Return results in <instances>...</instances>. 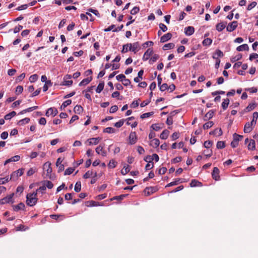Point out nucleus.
<instances>
[{
	"label": "nucleus",
	"mask_w": 258,
	"mask_h": 258,
	"mask_svg": "<svg viewBox=\"0 0 258 258\" xmlns=\"http://www.w3.org/2000/svg\"><path fill=\"white\" fill-rule=\"evenodd\" d=\"M195 32V29L192 26H188L184 28V33L186 35H191Z\"/></svg>",
	"instance_id": "9b49d317"
},
{
	"label": "nucleus",
	"mask_w": 258,
	"mask_h": 258,
	"mask_svg": "<svg viewBox=\"0 0 258 258\" xmlns=\"http://www.w3.org/2000/svg\"><path fill=\"white\" fill-rule=\"evenodd\" d=\"M154 167V163L153 162H148L145 166L146 170H149Z\"/></svg>",
	"instance_id": "603ef678"
},
{
	"label": "nucleus",
	"mask_w": 258,
	"mask_h": 258,
	"mask_svg": "<svg viewBox=\"0 0 258 258\" xmlns=\"http://www.w3.org/2000/svg\"><path fill=\"white\" fill-rule=\"evenodd\" d=\"M226 22H221L217 24L216 26V30L219 32L222 31L226 27Z\"/></svg>",
	"instance_id": "4468645a"
},
{
	"label": "nucleus",
	"mask_w": 258,
	"mask_h": 258,
	"mask_svg": "<svg viewBox=\"0 0 258 258\" xmlns=\"http://www.w3.org/2000/svg\"><path fill=\"white\" fill-rule=\"evenodd\" d=\"M43 184H44V185L45 186L46 188L47 187L49 189L52 188L53 187V184L52 183V182L50 181H48V180L44 181L43 182Z\"/></svg>",
	"instance_id": "c756f323"
},
{
	"label": "nucleus",
	"mask_w": 258,
	"mask_h": 258,
	"mask_svg": "<svg viewBox=\"0 0 258 258\" xmlns=\"http://www.w3.org/2000/svg\"><path fill=\"white\" fill-rule=\"evenodd\" d=\"M23 91V87L22 86H18L16 88V93L17 94H21Z\"/></svg>",
	"instance_id": "6e6d98bb"
},
{
	"label": "nucleus",
	"mask_w": 258,
	"mask_h": 258,
	"mask_svg": "<svg viewBox=\"0 0 258 258\" xmlns=\"http://www.w3.org/2000/svg\"><path fill=\"white\" fill-rule=\"evenodd\" d=\"M117 163L113 159L110 160L108 164V166L109 168H114L116 167L117 165Z\"/></svg>",
	"instance_id": "7c9ffc66"
},
{
	"label": "nucleus",
	"mask_w": 258,
	"mask_h": 258,
	"mask_svg": "<svg viewBox=\"0 0 258 258\" xmlns=\"http://www.w3.org/2000/svg\"><path fill=\"white\" fill-rule=\"evenodd\" d=\"M93 172L92 171H88L84 175L83 177L85 179L88 178L93 176Z\"/></svg>",
	"instance_id": "8fccbe9b"
},
{
	"label": "nucleus",
	"mask_w": 258,
	"mask_h": 258,
	"mask_svg": "<svg viewBox=\"0 0 258 258\" xmlns=\"http://www.w3.org/2000/svg\"><path fill=\"white\" fill-rule=\"evenodd\" d=\"M38 78V76L36 74L31 75L29 78V80L31 83L35 82Z\"/></svg>",
	"instance_id": "de8ad7c7"
},
{
	"label": "nucleus",
	"mask_w": 258,
	"mask_h": 258,
	"mask_svg": "<svg viewBox=\"0 0 258 258\" xmlns=\"http://www.w3.org/2000/svg\"><path fill=\"white\" fill-rule=\"evenodd\" d=\"M159 28L164 32H166L167 30V26L162 23H160L159 24Z\"/></svg>",
	"instance_id": "338daca9"
},
{
	"label": "nucleus",
	"mask_w": 258,
	"mask_h": 258,
	"mask_svg": "<svg viewBox=\"0 0 258 258\" xmlns=\"http://www.w3.org/2000/svg\"><path fill=\"white\" fill-rule=\"evenodd\" d=\"M229 104V99L228 98H226L223 100V101L222 103V107L224 110L227 109Z\"/></svg>",
	"instance_id": "393cba45"
},
{
	"label": "nucleus",
	"mask_w": 258,
	"mask_h": 258,
	"mask_svg": "<svg viewBox=\"0 0 258 258\" xmlns=\"http://www.w3.org/2000/svg\"><path fill=\"white\" fill-rule=\"evenodd\" d=\"M30 119L29 118H25L23 119L20 120L19 121V125H23L24 124L27 123L29 122Z\"/></svg>",
	"instance_id": "a18cd8bd"
},
{
	"label": "nucleus",
	"mask_w": 258,
	"mask_h": 258,
	"mask_svg": "<svg viewBox=\"0 0 258 258\" xmlns=\"http://www.w3.org/2000/svg\"><path fill=\"white\" fill-rule=\"evenodd\" d=\"M123 123H124V120L123 119H121L119 121H118V122H116L114 124V126L116 127H120L121 126H122L123 125Z\"/></svg>",
	"instance_id": "e2e57ef3"
},
{
	"label": "nucleus",
	"mask_w": 258,
	"mask_h": 258,
	"mask_svg": "<svg viewBox=\"0 0 258 258\" xmlns=\"http://www.w3.org/2000/svg\"><path fill=\"white\" fill-rule=\"evenodd\" d=\"M214 123L213 121H209L205 123L203 125L204 130L208 129L211 127L213 125Z\"/></svg>",
	"instance_id": "58836bf2"
},
{
	"label": "nucleus",
	"mask_w": 258,
	"mask_h": 258,
	"mask_svg": "<svg viewBox=\"0 0 258 258\" xmlns=\"http://www.w3.org/2000/svg\"><path fill=\"white\" fill-rule=\"evenodd\" d=\"M153 54V50L151 48H149L147 50V51L145 52L143 59L145 60H148L150 57Z\"/></svg>",
	"instance_id": "ddd939ff"
},
{
	"label": "nucleus",
	"mask_w": 258,
	"mask_h": 258,
	"mask_svg": "<svg viewBox=\"0 0 258 258\" xmlns=\"http://www.w3.org/2000/svg\"><path fill=\"white\" fill-rule=\"evenodd\" d=\"M138 140L137 136L135 132H132L128 137V143L130 145L135 144Z\"/></svg>",
	"instance_id": "39448f33"
},
{
	"label": "nucleus",
	"mask_w": 258,
	"mask_h": 258,
	"mask_svg": "<svg viewBox=\"0 0 258 258\" xmlns=\"http://www.w3.org/2000/svg\"><path fill=\"white\" fill-rule=\"evenodd\" d=\"M212 145V142L210 141H207L204 142V146L206 148H210Z\"/></svg>",
	"instance_id": "69168bd1"
},
{
	"label": "nucleus",
	"mask_w": 258,
	"mask_h": 258,
	"mask_svg": "<svg viewBox=\"0 0 258 258\" xmlns=\"http://www.w3.org/2000/svg\"><path fill=\"white\" fill-rule=\"evenodd\" d=\"M101 138L98 137V138H92L89 139L87 140L86 143L88 144V145H97L99 142L101 141Z\"/></svg>",
	"instance_id": "0eeeda50"
},
{
	"label": "nucleus",
	"mask_w": 258,
	"mask_h": 258,
	"mask_svg": "<svg viewBox=\"0 0 258 258\" xmlns=\"http://www.w3.org/2000/svg\"><path fill=\"white\" fill-rule=\"evenodd\" d=\"M74 168H68L64 172V175H70L72 174L74 171Z\"/></svg>",
	"instance_id": "680f3d73"
},
{
	"label": "nucleus",
	"mask_w": 258,
	"mask_h": 258,
	"mask_svg": "<svg viewBox=\"0 0 258 258\" xmlns=\"http://www.w3.org/2000/svg\"><path fill=\"white\" fill-rule=\"evenodd\" d=\"M249 49L248 46L246 44H244L238 46L236 48V50L238 51H241L243 50H248Z\"/></svg>",
	"instance_id": "412c9836"
},
{
	"label": "nucleus",
	"mask_w": 258,
	"mask_h": 258,
	"mask_svg": "<svg viewBox=\"0 0 258 258\" xmlns=\"http://www.w3.org/2000/svg\"><path fill=\"white\" fill-rule=\"evenodd\" d=\"M214 55H215L216 57H223L224 54L222 51H221L219 49H217V50H216Z\"/></svg>",
	"instance_id": "864d4df0"
},
{
	"label": "nucleus",
	"mask_w": 258,
	"mask_h": 258,
	"mask_svg": "<svg viewBox=\"0 0 258 258\" xmlns=\"http://www.w3.org/2000/svg\"><path fill=\"white\" fill-rule=\"evenodd\" d=\"M9 177H6L0 178V184H4L10 180Z\"/></svg>",
	"instance_id": "5fc2aeb1"
},
{
	"label": "nucleus",
	"mask_w": 258,
	"mask_h": 258,
	"mask_svg": "<svg viewBox=\"0 0 258 258\" xmlns=\"http://www.w3.org/2000/svg\"><path fill=\"white\" fill-rule=\"evenodd\" d=\"M248 149L249 150H254L255 149V141L253 140H250L249 143L247 146Z\"/></svg>",
	"instance_id": "f3484780"
},
{
	"label": "nucleus",
	"mask_w": 258,
	"mask_h": 258,
	"mask_svg": "<svg viewBox=\"0 0 258 258\" xmlns=\"http://www.w3.org/2000/svg\"><path fill=\"white\" fill-rule=\"evenodd\" d=\"M256 124V120H252L250 122H247L244 125V133H250L253 128V127Z\"/></svg>",
	"instance_id": "f03ea898"
},
{
	"label": "nucleus",
	"mask_w": 258,
	"mask_h": 258,
	"mask_svg": "<svg viewBox=\"0 0 258 258\" xmlns=\"http://www.w3.org/2000/svg\"><path fill=\"white\" fill-rule=\"evenodd\" d=\"M219 170L217 167H214L212 172V177L215 180H219L220 179Z\"/></svg>",
	"instance_id": "9d476101"
},
{
	"label": "nucleus",
	"mask_w": 258,
	"mask_h": 258,
	"mask_svg": "<svg viewBox=\"0 0 258 258\" xmlns=\"http://www.w3.org/2000/svg\"><path fill=\"white\" fill-rule=\"evenodd\" d=\"M43 168L46 169L47 173H51L52 171L51 164L49 162H46L43 165Z\"/></svg>",
	"instance_id": "a878e982"
},
{
	"label": "nucleus",
	"mask_w": 258,
	"mask_h": 258,
	"mask_svg": "<svg viewBox=\"0 0 258 258\" xmlns=\"http://www.w3.org/2000/svg\"><path fill=\"white\" fill-rule=\"evenodd\" d=\"M83 110V107L79 105H77L74 108V111L76 113L80 114Z\"/></svg>",
	"instance_id": "b1692460"
},
{
	"label": "nucleus",
	"mask_w": 258,
	"mask_h": 258,
	"mask_svg": "<svg viewBox=\"0 0 258 258\" xmlns=\"http://www.w3.org/2000/svg\"><path fill=\"white\" fill-rule=\"evenodd\" d=\"M256 4H257L256 2H252L249 5H248L247 10L248 11L251 10L252 9H253V8H254L256 6Z\"/></svg>",
	"instance_id": "3c124183"
},
{
	"label": "nucleus",
	"mask_w": 258,
	"mask_h": 258,
	"mask_svg": "<svg viewBox=\"0 0 258 258\" xmlns=\"http://www.w3.org/2000/svg\"><path fill=\"white\" fill-rule=\"evenodd\" d=\"M213 58L214 59H216L215 68L216 69H218L220 66V60L217 57H216L215 55H213Z\"/></svg>",
	"instance_id": "13d9d810"
},
{
	"label": "nucleus",
	"mask_w": 258,
	"mask_h": 258,
	"mask_svg": "<svg viewBox=\"0 0 258 258\" xmlns=\"http://www.w3.org/2000/svg\"><path fill=\"white\" fill-rule=\"evenodd\" d=\"M237 26V21H233L232 22L229 23L227 26L226 29L228 32H232L234 31Z\"/></svg>",
	"instance_id": "6e6552de"
},
{
	"label": "nucleus",
	"mask_w": 258,
	"mask_h": 258,
	"mask_svg": "<svg viewBox=\"0 0 258 258\" xmlns=\"http://www.w3.org/2000/svg\"><path fill=\"white\" fill-rule=\"evenodd\" d=\"M25 77V74L22 73L16 78V82H21L24 79Z\"/></svg>",
	"instance_id": "0e129e2a"
},
{
	"label": "nucleus",
	"mask_w": 258,
	"mask_h": 258,
	"mask_svg": "<svg viewBox=\"0 0 258 258\" xmlns=\"http://www.w3.org/2000/svg\"><path fill=\"white\" fill-rule=\"evenodd\" d=\"M23 173L24 169L22 168L19 169L18 170L12 173L10 179L13 181H15L18 178L19 176H21L23 174Z\"/></svg>",
	"instance_id": "7ed1b4c3"
},
{
	"label": "nucleus",
	"mask_w": 258,
	"mask_h": 258,
	"mask_svg": "<svg viewBox=\"0 0 258 258\" xmlns=\"http://www.w3.org/2000/svg\"><path fill=\"white\" fill-rule=\"evenodd\" d=\"M73 84V81L72 80H64L62 85L64 86H71Z\"/></svg>",
	"instance_id": "052dcab7"
},
{
	"label": "nucleus",
	"mask_w": 258,
	"mask_h": 258,
	"mask_svg": "<svg viewBox=\"0 0 258 258\" xmlns=\"http://www.w3.org/2000/svg\"><path fill=\"white\" fill-rule=\"evenodd\" d=\"M256 107V104L254 103H250L245 109L246 112H249L252 110Z\"/></svg>",
	"instance_id": "bb28decb"
},
{
	"label": "nucleus",
	"mask_w": 258,
	"mask_h": 258,
	"mask_svg": "<svg viewBox=\"0 0 258 258\" xmlns=\"http://www.w3.org/2000/svg\"><path fill=\"white\" fill-rule=\"evenodd\" d=\"M140 48V44L138 42H135L133 44L130 43L129 50L136 53Z\"/></svg>",
	"instance_id": "423d86ee"
},
{
	"label": "nucleus",
	"mask_w": 258,
	"mask_h": 258,
	"mask_svg": "<svg viewBox=\"0 0 258 258\" xmlns=\"http://www.w3.org/2000/svg\"><path fill=\"white\" fill-rule=\"evenodd\" d=\"M169 134V132L167 130H165L160 134V138L161 139L165 140L168 138Z\"/></svg>",
	"instance_id": "a211bd4d"
},
{
	"label": "nucleus",
	"mask_w": 258,
	"mask_h": 258,
	"mask_svg": "<svg viewBox=\"0 0 258 258\" xmlns=\"http://www.w3.org/2000/svg\"><path fill=\"white\" fill-rule=\"evenodd\" d=\"M154 114L153 112H150L147 113H145L141 115V118L142 119L148 118L151 116H152Z\"/></svg>",
	"instance_id": "c03bdc74"
},
{
	"label": "nucleus",
	"mask_w": 258,
	"mask_h": 258,
	"mask_svg": "<svg viewBox=\"0 0 258 258\" xmlns=\"http://www.w3.org/2000/svg\"><path fill=\"white\" fill-rule=\"evenodd\" d=\"M57 113H58V111L56 108L51 107L47 109L45 115L47 116H49L50 115L54 116L55 115H56L57 114Z\"/></svg>",
	"instance_id": "1a4fd4ad"
},
{
	"label": "nucleus",
	"mask_w": 258,
	"mask_h": 258,
	"mask_svg": "<svg viewBox=\"0 0 258 258\" xmlns=\"http://www.w3.org/2000/svg\"><path fill=\"white\" fill-rule=\"evenodd\" d=\"M212 43V40L211 38H206L203 41V44L204 46H209Z\"/></svg>",
	"instance_id": "2f4dec72"
},
{
	"label": "nucleus",
	"mask_w": 258,
	"mask_h": 258,
	"mask_svg": "<svg viewBox=\"0 0 258 258\" xmlns=\"http://www.w3.org/2000/svg\"><path fill=\"white\" fill-rule=\"evenodd\" d=\"M210 135H214L216 136H220L222 135V131L221 128H216L214 131H212L210 133Z\"/></svg>",
	"instance_id": "dca6fc26"
},
{
	"label": "nucleus",
	"mask_w": 258,
	"mask_h": 258,
	"mask_svg": "<svg viewBox=\"0 0 258 258\" xmlns=\"http://www.w3.org/2000/svg\"><path fill=\"white\" fill-rule=\"evenodd\" d=\"M155 188L153 187H147L145 189V194L147 193L148 195H149L150 194L153 193L154 192H155Z\"/></svg>",
	"instance_id": "72a5a7b5"
},
{
	"label": "nucleus",
	"mask_w": 258,
	"mask_h": 258,
	"mask_svg": "<svg viewBox=\"0 0 258 258\" xmlns=\"http://www.w3.org/2000/svg\"><path fill=\"white\" fill-rule=\"evenodd\" d=\"M241 57H242L241 54H238L235 56L231 58L230 60H231V61L234 62L236 61H237V60L240 59L241 58Z\"/></svg>",
	"instance_id": "79ce46f5"
},
{
	"label": "nucleus",
	"mask_w": 258,
	"mask_h": 258,
	"mask_svg": "<svg viewBox=\"0 0 258 258\" xmlns=\"http://www.w3.org/2000/svg\"><path fill=\"white\" fill-rule=\"evenodd\" d=\"M160 90L161 91H164L168 90V85L166 83H164L159 86Z\"/></svg>",
	"instance_id": "bf43d9fd"
},
{
	"label": "nucleus",
	"mask_w": 258,
	"mask_h": 258,
	"mask_svg": "<svg viewBox=\"0 0 258 258\" xmlns=\"http://www.w3.org/2000/svg\"><path fill=\"white\" fill-rule=\"evenodd\" d=\"M130 171V167L129 165L124 166L121 171V173L122 175H125Z\"/></svg>",
	"instance_id": "c85d7f7f"
},
{
	"label": "nucleus",
	"mask_w": 258,
	"mask_h": 258,
	"mask_svg": "<svg viewBox=\"0 0 258 258\" xmlns=\"http://www.w3.org/2000/svg\"><path fill=\"white\" fill-rule=\"evenodd\" d=\"M37 192H34L32 194H28L26 196V203L29 206H34L37 202Z\"/></svg>",
	"instance_id": "f257e3e1"
},
{
	"label": "nucleus",
	"mask_w": 258,
	"mask_h": 258,
	"mask_svg": "<svg viewBox=\"0 0 258 258\" xmlns=\"http://www.w3.org/2000/svg\"><path fill=\"white\" fill-rule=\"evenodd\" d=\"M172 34L170 33H167L162 36L160 38V42L162 43L165 42L170 40L172 37Z\"/></svg>",
	"instance_id": "f8f14e48"
},
{
	"label": "nucleus",
	"mask_w": 258,
	"mask_h": 258,
	"mask_svg": "<svg viewBox=\"0 0 258 258\" xmlns=\"http://www.w3.org/2000/svg\"><path fill=\"white\" fill-rule=\"evenodd\" d=\"M140 11V9L138 7H135L131 11V14L132 15H135L139 13Z\"/></svg>",
	"instance_id": "4d7b16f0"
},
{
	"label": "nucleus",
	"mask_w": 258,
	"mask_h": 258,
	"mask_svg": "<svg viewBox=\"0 0 258 258\" xmlns=\"http://www.w3.org/2000/svg\"><path fill=\"white\" fill-rule=\"evenodd\" d=\"M104 149V145H99L97 146L95 149V151L96 153L98 155L100 154L102 151H103Z\"/></svg>",
	"instance_id": "f704fd0d"
},
{
	"label": "nucleus",
	"mask_w": 258,
	"mask_h": 258,
	"mask_svg": "<svg viewBox=\"0 0 258 258\" xmlns=\"http://www.w3.org/2000/svg\"><path fill=\"white\" fill-rule=\"evenodd\" d=\"M125 76L123 74H120L116 77L117 80L119 81H122L125 79Z\"/></svg>",
	"instance_id": "774afa93"
},
{
	"label": "nucleus",
	"mask_w": 258,
	"mask_h": 258,
	"mask_svg": "<svg viewBox=\"0 0 258 258\" xmlns=\"http://www.w3.org/2000/svg\"><path fill=\"white\" fill-rule=\"evenodd\" d=\"M201 183L196 179H193L191 181L190 183V185L191 187H195L198 186L199 185H201Z\"/></svg>",
	"instance_id": "ea45409f"
},
{
	"label": "nucleus",
	"mask_w": 258,
	"mask_h": 258,
	"mask_svg": "<svg viewBox=\"0 0 258 258\" xmlns=\"http://www.w3.org/2000/svg\"><path fill=\"white\" fill-rule=\"evenodd\" d=\"M182 181L181 180L180 178H177L175 180V181L171 182L170 183L167 184L165 187H169L173 185H176L178 184V183L182 182Z\"/></svg>",
	"instance_id": "4be33fe9"
},
{
	"label": "nucleus",
	"mask_w": 258,
	"mask_h": 258,
	"mask_svg": "<svg viewBox=\"0 0 258 258\" xmlns=\"http://www.w3.org/2000/svg\"><path fill=\"white\" fill-rule=\"evenodd\" d=\"M14 194H11L9 196L4 198L3 199L0 200V204L4 205L7 203H13L14 202L13 201V197Z\"/></svg>",
	"instance_id": "20e7f679"
},
{
	"label": "nucleus",
	"mask_w": 258,
	"mask_h": 258,
	"mask_svg": "<svg viewBox=\"0 0 258 258\" xmlns=\"http://www.w3.org/2000/svg\"><path fill=\"white\" fill-rule=\"evenodd\" d=\"M71 103H72V101L71 100H67L65 101L64 102H63V103L61 105L60 109L61 110L64 109V108L67 106H68V105L71 104Z\"/></svg>",
	"instance_id": "473e14b6"
},
{
	"label": "nucleus",
	"mask_w": 258,
	"mask_h": 258,
	"mask_svg": "<svg viewBox=\"0 0 258 258\" xmlns=\"http://www.w3.org/2000/svg\"><path fill=\"white\" fill-rule=\"evenodd\" d=\"M159 58V55L157 54H154L150 58V62L151 63L155 62Z\"/></svg>",
	"instance_id": "a19ab883"
},
{
	"label": "nucleus",
	"mask_w": 258,
	"mask_h": 258,
	"mask_svg": "<svg viewBox=\"0 0 258 258\" xmlns=\"http://www.w3.org/2000/svg\"><path fill=\"white\" fill-rule=\"evenodd\" d=\"M225 146V143L223 141H218L217 143V148L218 149H223Z\"/></svg>",
	"instance_id": "09e8293b"
},
{
	"label": "nucleus",
	"mask_w": 258,
	"mask_h": 258,
	"mask_svg": "<svg viewBox=\"0 0 258 258\" xmlns=\"http://www.w3.org/2000/svg\"><path fill=\"white\" fill-rule=\"evenodd\" d=\"M233 140L238 143V142L243 138V136L234 133L233 135Z\"/></svg>",
	"instance_id": "4c0bfd02"
},
{
	"label": "nucleus",
	"mask_w": 258,
	"mask_h": 258,
	"mask_svg": "<svg viewBox=\"0 0 258 258\" xmlns=\"http://www.w3.org/2000/svg\"><path fill=\"white\" fill-rule=\"evenodd\" d=\"M92 78L91 77L90 78L84 79L79 83V86H81L83 85H86L89 84L92 81Z\"/></svg>",
	"instance_id": "aec40b11"
},
{
	"label": "nucleus",
	"mask_w": 258,
	"mask_h": 258,
	"mask_svg": "<svg viewBox=\"0 0 258 258\" xmlns=\"http://www.w3.org/2000/svg\"><path fill=\"white\" fill-rule=\"evenodd\" d=\"M126 196H127L126 195H120L118 196H115V197H113L111 199V200H116L121 201V200H122Z\"/></svg>",
	"instance_id": "37998d69"
},
{
	"label": "nucleus",
	"mask_w": 258,
	"mask_h": 258,
	"mask_svg": "<svg viewBox=\"0 0 258 258\" xmlns=\"http://www.w3.org/2000/svg\"><path fill=\"white\" fill-rule=\"evenodd\" d=\"M24 208L25 205L22 203H20L17 205L13 206V210L16 212L21 210H24Z\"/></svg>",
	"instance_id": "2eb2a0df"
},
{
	"label": "nucleus",
	"mask_w": 258,
	"mask_h": 258,
	"mask_svg": "<svg viewBox=\"0 0 258 258\" xmlns=\"http://www.w3.org/2000/svg\"><path fill=\"white\" fill-rule=\"evenodd\" d=\"M104 86V83L103 82H100L98 85L96 91L98 93H100L103 89Z\"/></svg>",
	"instance_id": "cd10ccee"
},
{
	"label": "nucleus",
	"mask_w": 258,
	"mask_h": 258,
	"mask_svg": "<svg viewBox=\"0 0 258 258\" xmlns=\"http://www.w3.org/2000/svg\"><path fill=\"white\" fill-rule=\"evenodd\" d=\"M175 46V45L173 43H169L165 44L163 47V49L164 50H167L171 49H173Z\"/></svg>",
	"instance_id": "5701e85b"
},
{
	"label": "nucleus",
	"mask_w": 258,
	"mask_h": 258,
	"mask_svg": "<svg viewBox=\"0 0 258 258\" xmlns=\"http://www.w3.org/2000/svg\"><path fill=\"white\" fill-rule=\"evenodd\" d=\"M130 48V43H127L123 45V48L121 50L122 53H125L127 52Z\"/></svg>",
	"instance_id": "49530a36"
},
{
	"label": "nucleus",
	"mask_w": 258,
	"mask_h": 258,
	"mask_svg": "<svg viewBox=\"0 0 258 258\" xmlns=\"http://www.w3.org/2000/svg\"><path fill=\"white\" fill-rule=\"evenodd\" d=\"M160 144L159 140L158 139H154L150 142V145L153 148H157Z\"/></svg>",
	"instance_id": "6ab92c4d"
},
{
	"label": "nucleus",
	"mask_w": 258,
	"mask_h": 258,
	"mask_svg": "<svg viewBox=\"0 0 258 258\" xmlns=\"http://www.w3.org/2000/svg\"><path fill=\"white\" fill-rule=\"evenodd\" d=\"M104 133L109 134H112L115 133V130L111 127H108L105 128L103 131Z\"/></svg>",
	"instance_id": "c9c22d12"
},
{
	"label": "nucleus",
	"mask_w": 258,
	"mask_h": 258,
	"mask_svg": "<svg viewBox=\"0 0 258 258\" xmlns=\"http://www.w3.org/2000/svg\"><path fill=\"white\" fill-rule=\"evenodd\" d=\"M74 189L75 191L77 192L80 191L81 189V183L80 181H78L76 182Z\"/></svg>",
	"instance_id": "e433bc0d"
}]
</instances>
